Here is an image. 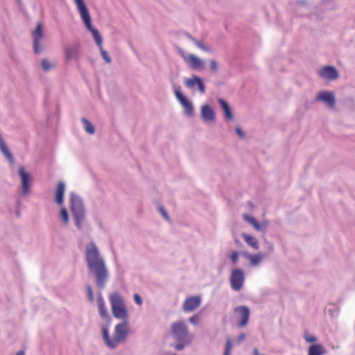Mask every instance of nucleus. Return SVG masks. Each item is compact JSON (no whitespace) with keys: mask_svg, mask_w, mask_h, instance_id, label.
Masks as SVG:
<instances>
[{"mask_svg":"<svg viewBox=\"0 0 355 355\" xmlns=\"http://www.w3.org/2000/svg\"><path fill=\"white\" fill-rule=\"evenodd\" d=\"M85 260L88 273L94 278L96 286L100 290L104 289L110 279V272L95 243L86 244Z\"/></svg>","mask_w":355,"mask_h":355,"instance_id":"f257e3e1","label":"nucleus"},{"mask_svg":"<svg viewBox=\"0 0 355 355\" xmlns=\"http://www.w3.org/2000/svg\"><path fill=\"white\" fill-rule=\"evenodd\" d=\"M171 331L172 337L176 341V343L172 344L171 347L176 351L183 350L193 341V336L189 334V328L183 320L172 323Z\"/></svg>","mask_w":355,"mask_h":355,"instance_id":"f03ea898","label":"nucleus"},{"mask_svg":"<svg viewBox=\"0 0 355 355\" xmlns=\"http://www.w3.org/2000/svg\"><path fill=\"white\" fill-rule=\"evenodd\" d=\"M69 207L77 229L81 230L86 218V211L83 200L75 192L69 194Z\"/></svg>","mask_w":355,"mask_h":355,"instance_id":"7ed1b4c3","label":"nucleus"},{"mask_svg":"<svg viewBox=\"0 0 355 355\" xmlns=\"http://www.w3.org/2000/svg\"><path fill=\"white\" fill-rule=\"evenodd\" d=\"M77 10L80 14L87 29L92 33V37L98 46L103 45V37L98 29L94 28L92 24V18L87 7L83 0H73Z\"/></svg>","mask_w":355,"mask_h":355,"instance_id":"20e7f679","label":"nucleus"},{"mask_svg":"<svg viewBox=\"0 0 355 355\" xmlns=\"http://www.w3.org/2000/svg\"><path fill=\"white\" fill-rule=\"evenodd\" d=\"M109 299L113 315L117 319L127 320L128 315L122 295L115 292L110 295Z\"/></svg>","mask_w":355,"mask_h":355,"instance_id":"39448f33","label":"nucleus"},{"mask_svg":"<svg viewBox=\"0 0 355 355\" xmlns=\"http://www.w3.org/2000/svg\"><path fill=\"white\" fill-rule=\"evenodd\" d=\"M82 54V44L80 42H75L67 44L64 48V59L67 62H78Z\"/></svg>","mask_w":355,"mask_h":355,"instance_id":"423d86ee","label":"nucleus"},{"mask_svg":"<svg viewBox=\"0 0 355 355\" xmlns=\"http://www.w3.org/2000/svg\"><path fill=\"white\" fill-rule=\"evenodd\" d=\"M244 280L245 276L242 269L234 268L232 270L230 282L233 291H241L243 286Z\"/></svg>","mask_w":355,"mask_h":355,"instance_id":"0eeeda50","label":"nucleus"},{"mask_svg":"<svg viewBox=\"0 0 355 355\" xmlns=\"http://www.w3.org/2000/svg\"><path fill=\"white\" fill-rule=\"evenodd\" d=\"M234 313L236 318L238 320V327H245L250 318V309L246 306H239L234 308Z\"/></svg>","mask_w":355,"mask_h":355,"instance_id":"6e6552de","label":"nucleus"},{"mask_svg":"<svg viewBox=\"0 0 355 355\" xmlns=\"http://www.w3.org/2000/svg\"><path fill=\"white\" fill-rule=\"evenodd\" d=\"M18 173L21 179V193L22 196H25L30 193L31 176L23 166L19 168Z\"/></svg>","mask_w":355,"mask_h":355,"instance_id":"1a4fd4ad","label":"nucleus"},{"mask_svg":"<svg viewBox=\"0 0 355 355\" xmlns=\"http://www.w3.org/2000/svg\"><path fill=\"white\" fill-rule=\"evenodd\" d=\"M32 37L33 42L34 52L36 54H39L42 51L41 42L44 37L42 24H37L35 30L32 33Z\"/></svg>","mask_w":355,"mask_h":355,"instance_id":"9d476101","label":"nucleus"},{"mask_svg":"<svg viewBox=\"0 0 355 355\" xmlns=\"http://www.w3.org/2000/svg\"><path fill=\"white\" fill-rule=\"evenodd\" d=\"M128 330V323L127 320H123L115 327L114 340L116 342V346L126 338Z\"/></svg>","mask_w":355,"mask_h":355,"instance_id":"9b49d317","label":"nucleus"},{"mask_svg":"<svg viewBox=\"0 0 355 355\" xmlns=\"http://www.w3.org/2000/svg\"><path fill=\"white\" fill-rule=\"evenodd\" d=\"M185 86L189 88L193 89L196 86L198 87V90L202 94H204L206 91V87L204 84L202 78L197 76H193L190 78H187L184 81Z\"/></svg>","mask_w":355,"mask_h":355,"instance_id":"f8f14e48","label":"nucleus"},{"mask_svg":"<svg viewBox=\"0 0 355 355\" xmlns=\"http://www.w3.org/2000/svg\"><path fill=\"white\" fill-rule=\"evenodd\" d=\"M316 101H323L330 109H334L336 105L335 96L331 92L324 91L320 92L316 97Z\"/></svg>","mask_w":355,"mask_h":355,"instance_id":"ddd939ff","label":"nucleus"},{"mask_svg":"<svg viewBox=\"0 0 355 355\" xmlns=\"http://www.w3.org/2000/svg\"><path fill=\"white\" fill-rule=\"evenodd\" d=\"M319 76L325 80H334L338 78L339 73L335 67L324 66L320 70Z\"/></svg>","mask_w":355,"mask_h":355,"instance_id":"4468645a","label":"nucleus"},{"mask_svg":"<svg viewBox=\"0 0 355 355\" xmlns=\"http://www.w3.org/2000/svg\"><path fill=\"white\" fill-rule=\"evenodd\" d=\"M201 302V298L198 296H192L186 299L182 309L185 312H191L199 307Z\"/></svg>","mask_w":355,"mask_h":355,"instance_id":"2eb2a0df","label":"nucleus"},{"mask_svg":"<svg viewBox=\"0 0 355 355\" xmlns=\"http://www.w3.org/2000/svg\"><path fill=\"white\" fill-rule=\"evenodd\" d=\"M200 116L205 122H214L216 114L214 109L209 105H203L201 107Z\"/></svg>","mask_w":355,"mask_h":355,"instance_id":"dca6fc26","label":"nucleus"},{"mask_svg":"<svg viewBox=\"0 0 355 355\" xmlns=\"http://www.w3.org/2000/svg\"><path fill=\"white\" fill-rule=\"evenodd\" d=\"M184 60L194 70H201L205 67V62L194 54H189Z\"/></svg>","mask_w":355,"mask_h":355,"instance_id":"f3484780","label":"nucleus"},{"mask_svg":"<svg viewBox=\"0 0 355 355\" xmlns=\"http://www.w3.org/2000/svg\"><path fill=\"white\" fill-rule=\"evenodd\" d=\"M0 151L1 153L4 155L6 159L10 163L14 164L15 163V159L13 157V155L12 153L10 152V149L7 146V144L2 137V135L0 134Z\"/></svg>","mask_w":355,"mask_h":355,"instance_id":"a211bd4d","label":"nucleus"},{"mask_svg":"<svg viewBox=\"0 0 355 355\" xmlns=\"http://www.w3.org/2000/svg\"><path fill=\"white\" fill-rule=\"evenodd\" d=\"M66 189L65 184L63 182H59L55 193V200L58 205H62L64 202V195Z\"/></svg>","mask_w":355,"mask_h":355,"instance_id":"6ab92c4d","label":"nucleus"},{"mask_svg":"<svg viewBox=\"0 0 355 355\" xmlns=\"http://www.w3.org/2000/svg\"><path fill=\"white\" fill-rule=\"evenodd\" d=\"M102 334L103 340L106 344V345L110 349H114L116 347V342L114 338L112 340L110 338L109 336V330L106 327H103L102 328Z\"/></svg>","mask_w":355,"mask_h":355,"instance_id":"aec40b11","label":"nucleus"},{"mask_svg":"<svg viewBox=\"0 0 355 355\" xmlns=\"http://www.w3.org/2000/svg\"><path fill=\"white\" fill-rule=\"evenodd\" d=\"M218 102L225 114V118L227 120H232L233 119V114L227 102L223 98H218Z\"/></svg>","mask_w":355,"mask_h":355,"instance_id":"412c9836","label":"nucleus"},{"mask_svg":"<svg viewBox=\"0 0 355 355\" xmlns=\"http://www.w3.org/2000/svg\"><path fill=\"white\" fill-rule=\"evenodd\" d=\"M326 349L321 344H314L309 347L308 355H324Z\"/></svg>","mask_w":355,"mask_h":355,"instance_id":"4be33fe9","label":"nucleus"},{"mask_svg":"<svg viewBox=\"0 0 355 355\" xmlns=\"http://www.w3.org/2000/svg\"><path fill=\"white\" fill-rule=\"evenodd\" d=\"M242 238L243 239V240L246 242V243L248 245H249L250 246L253 248L254 250L259 249V242L255 237H254L250 234L243 233Z\"/></svg>","mask_w":355,"mask_h":355,"instance_id":"5701e85b","label":"nucleus"},{"mask_svg":"<svg viewBox=\"0 0 355 355\" xmlns=\"http://www.w3.org/2000/svg\"><path fill=\"white\" fill-rule=\"evenodd\" d=\"M187 37L192 42H193L196 45L197 47L200 49L202 51H203L205 52H208V53L212 52L211 49L209 46H207L202 41L198 40L197 39H196L194 37H193L191 35H187Z\"/></svg>","mask_w":355,"mask_h":355,"instance_id":"b1692460","label":"nucleus"},{"mask_svg":"<svg viewBox=\"0 0 355 355\" xmlns=\"http://www.w3.org/2000/svg\"><path fill=\"white\" fill-rule=\"evenodd\" d=\"M98 311H99L100 315L102 318H103L105 319L109 318V313L107 311V309L105 305V302L101 296L98 298Z\"/></svg>","mask_w":355,"mask_h":355,"instance_id":"393cba45","label":"nucleus"},{"mask_svg":"<svg viewBox=\"0 0 355 355\" xmlns=\"http://www.w3.org/2000/svg\"><path fill=\"white\" fill-rule=\"evenodd\" d=\"M56 66V62L55 61H49V60L44 58L41 61V67L42 70L45 72L49 71L50 70L55 68Z\"/></svg>","mask_w":355,"mask_h":355,"instance_id":"a878e982","label":"nucleus"},{"mask_svg":"<svg viewBox=\"0 0 355 355\" xmlns=\"http://www.w3.org/2000/svg\"><path fill=\"white\" fill-rule=\"evenodd\" d=\"M247 258L250 261L252 266H257L259 265L261 260L263 258V255L261 254H248Z\"/></svg>","mask_w":355,"mask_h":355,"instance_id":"bb28decb","label":"nucleus"},{"mask_svg":"<svg viewBox=\"0 0 355 355\" xmlns=\"http://www.w3.org/2000/svg\"><path fill=\"white\" fill-rule=\"evenodd\" d=\"M81 121L84 125V130L89 135H93L95 132L94 126L92 123L85 117L81 118Z\"/></svg>","mask_w":355,"mask_h":355,"instance_id":"cd10ccee","label":"nucleus"},{"mask_svg":"<svg viewBox=\"0 0 355 355\" xmlns=\"http://www.w3.org/2000/svg\"><path fill=\"white\" fill-rule=\"evenodd\" d=\"M184 109V112L187 116L191 117L194 114V109L193 104L188 101L182 105Z\"/></svg>","mask_w":355,"mask_h":355,"instance_id":"c85d7f7f","label":"nucleus"},{"mask_svg":"<svg viewBox=\"0 0 355 355\" xmlns=\"http://www.w3.org/2000/svg\"><path fill=\"white\" fill-rule=\"evenodd\" d=\"M60 216L62 220V223L64 225H68L69 223V217L68 211L65 207H62L60 209Z\"/></svg>","mask_w":355,"mask_h":355,"instance_id":"c756f323","label":"nucleus"},{"mask_svg":"<svg viewBox=\"0 0 355 355\" xmlns=\"http://www.w3.org/2000/svg\"><path fill=\"white\" fill-rule=\"evenodd\" d=\"M98 48L101 55L103 59L105 60V62L107 64L111 63L112 59H111L110 56L109 55L108 53L103 48V45L98 46Z\"/></svg>","mask_w":355,"mask_h":355,"instance_id":"7c9ffc66","label":"nucleus"},{"mask_svg":"<svg viewBox=\"0 0 355 355\" xmlns=\"http://www.w3.org/2000/svg\"><path fill=\"white\" fill-rule=\"evenodd\" d=\"M243 218L244 220L249 223L250 224H251L254 228L255 229L257 227H258V223L259 222L252 216H250V215H248V214H245L243 216Z\"/></svg>","mask_w":355,"mask_h":355,"instance_id":"2f4dec72","label":"nucleus"},{"mask_svg":"<svg viewBox=\"0 0 355 355\" xmlns=\"http://www.w3.org/2000/svg\"><path fill=\"white\" fill-rule=\"evenodd\" d=\"M304 338L309 343H315L317 341V338L313 335H309L307 331H304Z\"/></svg>","mask_w":355,"mask_h":355,"instance_id":"473e14b6","label":"nucleus"},{"mask_svg":"<svg viewBox=\"0 0 355 355\" xmlns=\"http://www.w3.org/2000/svg\"><path fill=\"white\" fill-rule=\"evenodd\" d=\"M86 290H87V299L89 302H92L94 301V294H93V291H92V288L91 285L87 284L86 286Z\"/></svg>","mask_w":355,"mask_h":355,"instance_id":"72a5a7b5","label":"nucleus"},{"mask_svg":"<svg viewBox=\"0 0 355 355\" xmlns=\"http://www.w3.org/2000/svg\"><path fill=\"white\" fill-rule=\"evenodd\" d=\"M232 349V342L230 338H227L225 343V353L223 355H230Z\"/></svg>","mask_w":355,"mask_h":355,"instance_id":"f704fd0d","label":"nucleus"},{"mask_svg":"<svg viewBox=\"0 0 355 355\" xmlns=\"http://www.w3.org/2000/svg\"><path fill=\"white\" fill-rule=\"evenodd\" d=\"M268 227V223L266 222V221H263L261 223H258V227H257L255 228L256 230L257 231H260V232H266V228Z\"/></svg>","mask_w":355,"mask_h":355,"instance_id":"c9c22d12","label":"nucleus"},{"mask_svg":"<svg viewBox=\"0 0 355 355\" xmlns=\"http://www.w3.org/2000/svg\"><path fill=\"white\" fill-rule=\"evenodd\" d=\"M210 69L212 72L216 73L218 70V62L215 60H210Z\"/></svg>","mask_w":355,"mask_h":355,"instance_id":"e433bc0d","label":"nucleus"},{"mask_svg":"<svg viewBox=\"0 0 355 355\" xmlns=\"http://www.w3.org/2000/svg\"><path fill=\"white\" fill-rule=\"evenodd\" d=\"M133 299H134L135 302L137 305L141 306L142 304L143 301H142L141 296L139 294H137V293L134 294Z\"/></svg>","mask_w":355,"mask_h":355,"instance_id":"4c0bfd02","label":"nucleus"},{"mask_svg":"<svg viewBox=\"0 0 355 355\" xmlns=\"http://www.w3.org/2000/svg\"><path fill=\"white\" fill-rule=\"evenodd\" d=\"M239 253L236 251L233 252L231 254L230 259L233 264H236L238 261Z\"/></svg>","mask_w":355,"mask_h":355,"instance_id":"58836bf2","label":"nucleus"},{"mask_svg":"<svg viewBox=\"0 0 355 355\" xmlns=\"http://www.w3.org/2000/svg\"><path fill=\"white\" fill-rule=\"evenodd\" d=\"M246 338V335L245 333H241L239 336L236 338L235 341L236 344L241 343Z\"/></svg>","mask_w":355,"mask_h":355,"instance_id":"ea45409f","label":"nucleus"},{"mask_svg":"<svg viewBox=\"0 0 355 355\" xmlns=\"http://www.w3.org/2000/svg\"><path fill=\"white\" fill-rule=\"evenodd\" d=\"M199 318L198 315H194L189 318V321L193 324H197L198 323Z\"/></svg>","mask_w":355,"mask_h":355,"instance_id":"a19ab883","label":"nucleus"},{"mask_svg":"<svg viewBox=\"0 0 355 355\" xmlns=\"http://www.w3.org/2000/svg\"><path fill=\"white\" fill-rule=\"evenodd\" d=\"M159 211L161 213V214L164 216V218H166V220L169 219L168 215L164 207H159Z\"/></svg>","mask_w":355,"mask_h":355,"instance_id":"79ce46f5","label":"nucleus"},{"mask_svg":"<svg viewBox=\"0 0 355 355\" xmlns=\"http://www.w3.org/2000/svg\"><path fill=\"white\" fill-rule=\"evenodd\" d=\"M235 130H236V134L241 139H243L244 137V136H245L244 132L242 130V129L240 127H239V126L236 127Z\"/></svg>","mask_w":355,"mask_h":355,"instance_id":"37998d69","label":"nucleus"},{"mask_svg":"<svg viewBox=\"0 0 355 355\" xmlns=\"http://www.w3.org/2000/svg\"><path fill=\"white\" fill-rule=\"evenodd\" d=\"M178 99L182 105L189 101L183 94L180 97L178 98Z\"/></svg>","mask_w":355,"mask_h":355,"instance_id":"c03bdc74","label":"nucleus"},{"mask_svg":"<svg viewBox=\"0 0 355 355\" xmlns=\"http://www.w3.org/2000/svg\"><path fill=\"white\" fill-rule=\"evenodd\" d=\"M175 95L178 98L180 97L182 95V94L178 89H175Z\"/></svg>","mask_w":355,"mask_h":355,"instance_id":"a18cd8bd","label":"nucleus"},{"mask_svg":"<svg viewBox=\"0 0 355 355\" xmlns=\"http://www.w3.org/2000/svg\"><path fill=\"white\" fill-rule=\"evenodd\" d=\"M15 355H25V351L21 349L17 352Z\"/></svg>","mask_w":355,"mask_h":355,"instance_id":"49530a36","label":"nucleus"},{"mask_svg":"<svg viewBox=\"0 0 355 355\" xmlns=\"http://www.w3.org/2000/svg\"><path fill=\"white\" fill-rule=\"evenodd\" d=\"M270 251H272V250H273V247H272V245H270Z\"/></svg>","mask_w":355,"mask_h":355,"instance_id":"de8ad7c7","label":"nucleus"}]
</instances>
